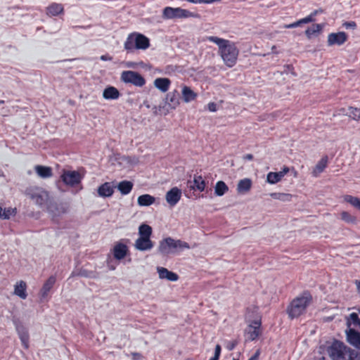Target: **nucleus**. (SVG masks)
Masks as SVG:
<instances>
[{
	"instance_id": "nucleus-18",
	"label": "nucleus",
	"mask_w": 360,
	"mask_h": 360,
	"mask_svg": "<svg viewBox=\"0 0 360 360\" xmlns=\"http://www.w3.org/2000/svg\"><path fill=\"white\" fill-rule=\"evenodd\" d=\"M114 193V187L110 182H105L98 188V194L103 198L110 197Z\"/></svg>"
},
{
	"instance_id": "nucleus-29",
	"label": "nucleus",
	"mask_w": 360,
	"mask_h": 360,
	"mask_svg": "<svg viewBox=\"0 0 360 360\" xmlns=\"http://www.w3.org/2000/svg\"><path fill=\"white\" fill-rule=\"evenodd\" d=\"M155 198L149 195L143 194L138 198L137 202L140 206H149L155 202Z\"/></svg>"
},
{
	"instance_id": "nucleus-55",
	"label": "nucleus",
	"mask_w": 360,
	"mask_h": 360,
	"mask_svg": "<svg viewBox=\"0 0 360 360\" xmlns=\"http://www.w3.org/2000/svg\"><path fill=\"white\" fill-rule=\"evenodd\" d=\"M277 174H278L279 177L281 178V179H282V178L285 175L283 172L282 170H281L280 172H277Z\"/></svg>"
},
{
	"instance_id": "nucleus-56",
	"label": "nucleus",
	"mask_w": 360,
	"mask_h": 360,
	"mask_svg": "<svg viewBox=\"0 0 360 360\" xmlns=\"http://www.w3.org/2000/svg\"><path fill=\"white\" fill-rule=\"evenodd\" d=\"M101 60H108V56H105V55H103L101 56Z\"/></svg>"
},
{
	"instance_id": "nucleus-47",
	"label": "nucleus",
	"mask_w": 360,
	"mask_h": 360,
	"mask_svg": "<svg viewBox=\"0 0 360 360\" xmlns=\"http://www.w3.org/2000/svg\"><path fill=\"white\" fill-rule=\"evenodd\" d=\"M207 108L210 112H216L217 108V104L214 102H210L207 104Z\"/></svg>"
},
{
	"instance_id": "nucleus-60",
	"label": "nucleus",
	"mask_w": 360,
	"mask_h": 360,
	"mask_svg": "<svg viewBox=\"0 0 360 360\" xmlns=\"http://www.w3.org/2000/svg\"><path fill=\"white\" fill-rule=\"evenodd\" d=\"M198 3H204V0H198L197 4Z\"/></svg>"
},
{
	"instance_id": "nucleus-38",
	"label": "nucleus",
	"mask_w": 360,
	"mask_h": 360,
	"mask_svg": "<svg viewBox=\"0 0 360 360\" xmlns=\"http://www.w3.org/2000/svg\"><path fill=\"white\" fill-rule=\"evenodd\" d=\"M344 200L345 202L360 210V198L350 195H346L344 196Z\"/></svg>"
},
{
	"instance_id": "nucleus-61",
	"label": "nucleus",
	"mask_w": 360,
	"mask_h": 360,
	"mask_svg": "<svg viewBox=\"0 0 360 360\" xmlns=\"http://www.w3.org/2000/svg\"><path fill=\"white\" fill-rule=\"evenodd\" d=\"M109 268H110V269H111V270H114V269H115V266H110V267H109Z\"/></svg>"
},
{
	"instance_id": "nucleus-49",
	"label": "nucleus",
	"mask_w": 360,
	"mask_h": 360,
	"mask_svg": "<svg viewBox=\"0 0 360 360\" xmlns=\"http://www.w3.org/2000/svg\"><path fill=\"white\" fill-rule=\"evenodd\" d=\"M169 101L171 103L174 105L179 104L178 98L174 94L170 97Z\"/></svg>"
},
{
	"instance_id": "nucleus-59",
	"label": "nucleus",
	"mask_w": 360,
	"mask_h": 360,
	"mask_svg": "<svg viewBox=\"0 0 360 360\" xmlns=\"http://www.w3.org/2000/svg\"><path fill=\"white\" fill-rule=\"evenodd\" d=\"M3 208L0 206V218L1 219Z\"/></svg>"
},
{
	"instance_id": "nucleus-17",
	"label": "nucleus",
	"mask_w": 360,
	"mask_h": 360,
	"mask_svg": "<svg viewBox=\"0 0 360 360\" xmlns=\"http://www.w3.org/2000/svg\"><path fill=\"white\" fill-rule=\"evenodd\" d=\"M328 163V155L323 156L321 160L318 162L316 166L314 167L312 170V176L314 177H317L319 176L321 173H322L325 169L327 167Z\"/></svg>"
},
{
	"instance_id": "nucleus-16",
	"label": "nucleus",
	"mask_w": 360,
	"mask_h": 360,
	"mask_svg": "<svg viewBox=\"0 0 360 360\" xmlns=\"http://www.w3.org/2000/svg\"><path fill=\"white\" fill-rule=\"evenodd\" d=\"M56 278L55 276H51L44 283L42 288L40 290V297L41 300H44L49 295V292L53 287L56 283Z\"/></svg>"
},
{
	"instance_id": "nucleus-19",
	"label": "nucleus",
	"mask_w": 360,
	"mask_h": 360,
	"mask_svg": "<svg viewBox=\"0 0 360 360\" xmlns=\"http://www.w3.org/2000/svg\"><path fill=\"white\" fill-rule=\"evenodd\" d=\"M46 13L50 17L57 16L64 13V7L61 4L52 3L46 7Z\"/></svg>"
},
{
	"instance_id": "nucleus-50",
	"label": "nucleus",
	"mask_w": 360,
	"mask_h": 360,
	"mask_svg": "<svg viewBox=\"0 0 360 360\" xmlns=\"http://www.w3.org/2000/svg\"><path fill=\"white\" fill-rule=\"evenodd\" d=\"M259 356V352L257 351L256 353L251 356L248 360H258Z\"/></svg>"
},
{
	"instance_id": "nucleus-15",
	"label": "nucleus",
	"mask_w": 360,
	"mask_h": 360,
	"mask_svg": "<svg viewBox=\"0 0 360 360\" xmlns=\"http://www.w3.org/2000/svg\"><path fill=\"white\" fill-rule=\"evenodd\" d=\"M136 249L140 251L149 250L153 247V242L150 238L139 237L134 245Z\"/></svg>"
},
{
	"instance_id": "nucleus-10",
	"label": "nucleus",
	"mask_w": 360,
	"mask_h": 360,
	"mask_svg": "<svg viewBox=\"0 0 360 360\" xmlns=\"http://www.w3.org/2000/svg\"><path fill=\"white\" fill-rule=\"evenodd\" d=\"M347 39L348 36L344 32H333L328 35L327 43L328 46H341L347 41Z\"/></svg>"
},
{
	"instance_id": "nucleus-44",
	"label": "nucleus",
	"mask_w": 360,
	"mask_h": 360,
	"mask_svg": "<svg viewBox=\"0 0 360 360\" xmlns=\"http://www.w3.org/2000/svg\"><path fill=\"white\" fill-rule=\"evenodd\" d=\"M306 23H307L306 20H304V18H302L296 22H292V23L285 25L283 26V27L287 28V29L295 28L298 26H300L302 24H306Z\"/></svg>"
},
{
	"instance_id": "nucleus-30",
	"label": "nucleus",
	"mask_w": 360,
	"mask_h": 360,
	"mask_svg": "<svg viewBox=\"0 0 360 360\" xmlns=\"http://www.w3.org/2000/svg\"><path fill=\"white\" fill-rule=\"evenodd\" d=\"M252 186V181L250 179H243L240 180L237 186L239 193H245L250 190Z\"/></svg>"
},
{
	"instance_id": "nucleus-40",
	"label": "nucleus",
	"mask_w": 360,
	"mask_h": 360,
	"mask_svg": "<svg viewBox=\"0 0 360 360\" xmlns=\"http://www.w3.org/2000/svg\"><path fill=\"white\" fill-rule=\"evenodd\" d=\"M281 179L279 177L277 172H270L267 174L266 176V181L270 184H275L279 181H281Z\"/></svg>"
},
{
	"instance_id": "nucleus-42",
	"label": "nucleus",
	"mask_w": 360,
	"mask_h": 360,
	"mask_svg": "<svg viewBox=\"0 0 360 360\" xmlns=\"http://www.w3.org/2000/svg\"><path fill=\"white\" fill-rule=\"evenodd\" d=\"M323 11H324L322 8L316 9L313 12H311L309 15L304 18V20H306L307 23L314 22L316 20L315 17L318 14L323 13Z\"/></svg>"
},
{
	"instance_id": "nucleus-3",
	"label": "nucleus",
	"mask_w": 360,
	"mask_h": 360,
	"mask_svg": "<svg viewBox=\"0 0 360 360\" xmlns=\"http://www.w3.org/2000/svg\"><path fill=\"white\" fill-rule=\"evenodd\" d=\"M328 352L332 360H360V353L345 345L339 340H335L328 347Z\"/></svg>"
},
{
	"instance_id": "nucleus-52",
	"label": "nucleus",
	"mask_w": 360,
	"mask_h": 360,
	"mask_svg": "<svg viewBox=\"0 0 360 360\" xmlns=\"http://www.w3.org/2000/svg\"><path fill=\"white\" fill-rule=\"evenodd\" d=\"M221 0H204V4H212L214 2H220Z\"/></svg>"
},
{
	"instance_id": "nucleus-41",
	"label": "nucleus",
	"mask_w": 360,
	"mask_h": 360,
	"mask_svg": "<svg viewBox=\"0 0 360 360\" xmlns=\"http://www.w3.org/2000/svg\"><path fill=\"white\" fill-rule=\"evenodd\" d=\"M17 213L16 208L8 207L3 210L1 219H8L11 216H15Z\"/></svg>"
},
{
	"instance_id": "nucleus-7",
	"label": "nucleus",
	"mask_w": 360,
	"mask_h": 360,
	"mask_svg": "<svg viewBox=\"0 0 360 360\" xmlns=\"http://www.w3.org/2000/svg\"><path fill=\"white\" fill-rule=\"evenodd\" d=\"M60 179L65 185L75 187L81 183L83 176L78 171L63 169Z\"/></svg>"
},
{
	"instance_id": "nucleus-46",
	"label": "nucleus",
	"mask_w": 360,
	"mask_h": 360,
	"mask_svg": "<svg viewBox=\"0 0 360 360\" xmlns=\"http://www.w3.org/2000/svg\"><path fill=\"white\" fill-rule=\"evenodd\" d=\"M130 355L132 360H142L143 359V356L139 352H131Z\"/></svg>"
},
{
	"instance_id": "nucleus-33",
	"label": "nucleus",
	"mask_w": 360,
	"mask_h": 360,
	"mask_svg": "<svg viewBox=\"0 0 360 360\" xmlns=\"http://www.w3.org/2000/svg\"><path fill=\"white\" fill-rule=\"evenodd\" d=\"M229 190L227 185L222 181L217 182L215 186V194L218 196H221L225 194Z\"/></svg>"
},
{
	"instance_id": "nucleus-28",
	"label": "nucleus",
	"mask_w": 360,
	"mask_h": 360,
	"mask_svg": "<svg viewBox=\"0 0 360 360\" xmlns=\"http://www.w3.org/2000/svg\"><path fill=\"white\" fill-rule=\"evenodd\" d=\"M133 183L129 181H122L117 185V189L122 195L129 194L133 188Z\"/></svg>"
},
{
	"instance_id": "nucleus-24",
	"label": "nucleus",
	"mask_w": 360,
	"mask_h": 360,
	"mask_svg": "<svg viewBox=\"0 0 360 360\" xmlns=\"http://www.w3.org/2000/svg\"><path fill=\"white\" fill-rule=\"evenodd\" d=\"M120 96V91L114 86H108L103 92V98L107 100H115L117 99Z\"/></svg>"
},
{
	"instance_id": "nucleus-13",
	"label": "nucleus",
	"mask_w": 360,
	"mask_h": 360,
	"mask_svg": "<svg viewBox=\"0 0 360 360\" xmlns=\"http://www.w3.org/2000/svg\"><path fill=\"white\" fill-rule=\"evenodd\" d=\"M181 198V191L177 187H173L166 193L165 198L170 206L176 205Z\"/></svg>"
},
{
	"instance_id": "nucleus-4",
	"label": "nucleus",
	"mask_w": 360,
	"mask_h": 360,
	"mask_svg": "<svg viewBox=\"0 0 360 360\" xmlns=\"http://www.w3.org/2000/svg\"><path fill=\"white\" fill-rule=\"evenodd\" d=\"M149 46V39L138 32L129 34L124 44V47L127 51H131L134 49L146 50Z\"/></svg>"
},
{
	"instance_id": "nucleus-22",
	"label": "nucleus",
	"mask_w": 360,
	"mask_h": 360,
	"mask_svg": "<svg viewBox=\"0 0 360 360\" xmlns=\"http://www.w3.org/2000/svg\"><path fill=\"white\" fill-rule=\"evenodd\" d=\"M27 284L23 281H20L16 283L14 286V294L22 300H25L27 297L26 292Z\"/></svg>"
},
{
	"instance_id": "nucleus-51",
	"label": "nucleus",
	"mask_w": 360,
	"mask_h": 360,
	"mask_svg": "<svg viewBox=\"0 0 360 360\" xmlns=\"http://www.w3.org/2000/svg\"><path fill=\"white\" fill-rule=\"evenodd\" d=\"M281 170H282V172H283L285 174H288V173L289 172L290 169H289V167H287V166H284V167L282 168V169H281Z\"/></svg>"
},
{
	"instance_id": "nucleus-43",
	"label": "nucleus",
	"mask_w": 360,
	"mask_h": 360,
	"mask_svg": "<svg viewBox=\"0 0 360 360\" xmlns=\"http://www.w3.org/2000/svg\"><path fill=\"white\" fill-rule=\"evenodd\" d=\"M340 216L341 219L347 223H354L356 221V218L352 216L349 212L345 211L342 212L340 214Z\"/></svg>"
},
{
	"instance_id": "nucleus-27",
	"label": "nucleus",
	"mask_w": 360,
	"mask_h": 360,
	"mask_svg": "<svg viewBox=\"0 0 360 360\" xmlns=\"http://www.w3.org/2000/svg\"><path fill=\"white\" fill-rule=\"evenodd\" d=\"M206 186L205 181L203 179L201 175L195 174L193 177V189L202 192L205 190Z\"/></svg>"
},
{
	"instance_id": "nucleus-6",
	"label": "nucleus",
	"mask_w": 360,
	"mask_h": 360,
	"mask_svg": "<svg viewBox=\"0 0 360 360\" xmlns=\"http://www.w3.org/2000/svg\"><path fill=\"white\" fill-rule=\"evenodd\" d=\"M121 80L126 84H131L137 87H142L146 84L145 78L138 72L125 70L121 74Z\"/></svg>"
},
{
	"instance_id": "nucleus-39",
	"label": "nucleus",
	"mask_w": 360,
	"mask_h": 360,
	"mask_svg": "<svg viewBox=\"0 0 360 360\" xmlns=\"http://www.w3.org/2000/svg\"><path fill=\"white\" fill-rule=\"evenodd\" d=\"M348 110H349L348 116L351 119H352L354 120H356V121H359L360 120V108H358L356 107L349 106Z\"/></svg>"
},
{
	"instance_id": "nucleus-14",
	"label": "nucleus",
	"mask_w": 360,
	"mask_h": 360,
	"mask_svg": "<svg viewBox=\"0 0 360 360\" xmlns=\"http://www.w3.org/2000/svg\"><path fill=\"white\" fill-rule=\"evenodd\" d=\"M346 337L347 342L360 349V333L354 328H348L346 330Z\"/></svg>"
},
{
	"instance_id": "nucleus-35",
	"label": "nucleus",
	"mask_w": 360,
	"mask_h": 360,
	"mask_svg": "<svg viewBox=\"0 0 360 360\" xmlns=\"http://www.w3.org/2000/svg\"><path fill=\"white\" fill-rule=\"evenodd\" d=\"M176 18H188L195 16L193 13L179 7L176 8Z\"/></svg>"
},
{
	"instance_id": "nucleus-21",
	"label": "nucleus",
	"mask_w": 360,
	"mask_h": 360,
	"mask_svg": "<svg viewBox=\"0 0 360 360\" xmlns=\"http://www.w3.org/2000/svg\"><path fill=\"white\" fill-rule=\"evenodd\" d=\"M16 330L23 347L27 349L29 348L30 340V335L27 330L23 326H17Z\"/></svg>"
},
{
	"instance_id": "nucleus-25",
	"label": "nucleus",
	"mask_w": 360,
	"mask_h": 360,
	"mask_svg": "<svg viewBox=\"0 0 360 360\" xmlns=\"http://www.w3.org/2000/svg\"><path fill=\"white\" fill-rule=\"evenodd\" d=\"M182 97L183 100L186 103H189L195 100L198 96V94L195 93L189 86H184L182 87Z\"/></svg>"
},
{
	"instance_id": "nucleus-5",
	"label": "nucleus",
	"mask_w": 360,
	"mask_h": 360,
	"mask_svg": "<svg viewBox=\"0 0 360 360\" xmlns=\"http://www.w3.org/2000/svg\"><path fill=\"white\" fill-rule=\"evenodd\" d=\"M188 243L181 240H174L170 237L166 238L160 242L158 252L163 255H169L177 249H189Z\"/></svg>"
},
{
	"instance_id": "nucleus-45",
	"label": "nucleus",
	"mask_w": 360,
	"mask_h": 360,
	"mask_svg": "<svg viewBox=\"0 0 360 360\" xmlns=\"http://www.w3.org/2000/svg\"><path fill=\"white\" fill-rule=\"evenodd\" d=\"M342 25L346 29L355 30L356 28V23L354 21L345 22Z\"/></svg>"
},
{
	"instance_id": "nucleus-11",
	"label": "nucleus",
	"mask_w": 360,
	"mask_h": 360,
	"mask_svg": "<svg viewBox=\"0 0 360 360\" xmlns=\"http://www.w3.org/2000/svg\"><path fill=\"white\" fill-rule=\"evenodd\" d=\"M47 210L54 217L66 213L68 210V206L65 203L49 202L47 205Z\"/></svg>"
},
{
	"instance_id": "nucleus-37",
	"label": "nucleus",
	"mask_w": 360,
	"mask_h": 360,
	"mask_svg": "<svg viewBox=\"0 0 360 360\" xmlns=\"http://www.w3.org/2000/svg\"><path fill=\"white\" fill-rule=\"evenodd\" d=\"M176 8L165 7L163 10L162 17L165 19L176 18Z\"/></svg>"
},
{
	"instance_id": "nucleus-2",
	"label": "nucleus",
	"mask_w": 360,
	"mask_h": 360,
	"mask_svg": "<svg viewBox=\"0 0 360 360\" xmlns=\"http://www.w3.org/2000/svg\"><path fill=\"white\" fill-rule=\"evenodd\" d=\"M313 297L309 291L305 290L294 298L287 308V314L290 319L300 317L305 313L312 302Z\"/></svg>"
},
{
	"instance_id": "nucleus-53",
	"label": "nucleus",
	"mask_w": 360,
	"mask_h": 360,
	"mask_svg": "<svg viewBox=\"0 0 360 360\" xmlns=\"http://www.w3.org/2000/svg\"><path fill=\"white\" fill-rule=\"evenodd\" d=\"M355 284L356 285V289L359 293H360V281L356 280L355 281Z\"/></svg>"
},
{
	"instance_id": "nucleus-36",
	"label": "nucleus",
	"mask_w": 360,
	"mask_h": 360,
	"mask_svg": "<svg viewBox=\"0 0 360 360\" xmlns=\"http://www.w3.org/2000/svg\"><path fill=\"white\" fill-rule=\"evenodd\" d=\"M322 30V26L320 24H314L311 27H308L305 31V34L307 38L310 39L312 35L319 33Z\"/></svg>"
},
{
	"instance_id": "nucleus-8",
	"label": "nucleus",
	"mask_w": 360,
	"mask_h": 360,
	"mask_svg": "<svg viewBox=\"0 0 360 360\" xmlns=\"http://www.w3.org/2000/svg\"><path fill=\"white\" fill-rule=\"evenodd\" d=\"M27 195L39 206L46 204L49 199V193L43 188L38 187L30 189L27 191Z\"/></svg>"
},
{
	"instance_id": "nucleus-9",
	"label": "nucleus",
	"mask_w": 360,
	"mask_h": 360,
	"mask_svg": "<svg viewBox=\"0 0 360 360\" xmlns=\"http://www.w3.org/2000/svg\"><path fill=\"white\" fill-rule=\"evenodd\" d=\"M261 320H255L249 324L245 330L248 335V340L253 341L257 340L261 334Z\"/></svg>"
},
{
	"instance_id": "nucleus-64",
	"label": "nucleus",
	"mask_w": 360,
	"mask_h": 360,
	"mask_svg": "<svg viewBox=\"0 0 360 360\" xmlns=\"http://www.w3.org/2000/svg\"><path fill=\"white\" fill-rule=\"evenodd\" d=\"M116 347H117V348H118V349H122V347H121V346H118V345H117V346H116Z\"/></svg>"
},
{
	"instance_id": "nucleus-26",
	"label": "nucleus",
	"mask_w": 360,
	"mask_h": 360,
	"mask_svg": "<svg viewBox=\"0 0 360 360\" xmlns=\"http://www.w3.org/2000/svg\"><path fill=\"white\" fill-rule=\"evenodd\" d=\"M34 170L39 176L44 179L49 178L53 175L52 169L50 167L36 165Z\"/></svg>"
},
{
	"instance_id": "nucleus-32",
	"label": "nucleus",
	"mask_w": 360,
	"mask_h": 360,
	"mask_svg": "<svg viewBox=\"0 0 360 360\" xmlns=\"http://www.w3.org/2000/svg\"><path fill=\"white\" fill-rule=\"evenodd\" d=\"M139 237L150 238L152 235V228L148 224H141L139 228Z\"/></svg>"
},
{
	"instance_id": "nucleus-63",
	"label": "nucleus",
	"mask_w": 360,
	"mask_h": 360,
	"mask_svg": "<svg viewBox=\"0 0 360 360\" xmlns=\"http://www.w3.org/2000/svg\"><path fill=\"white\" fill-rule=\"evenodd\" d=\"M4 103V101L0 100V104Z\"/></svg>"
},
{
	"instance_id": "nucleus-1",
	"label": "nucleus",
	"mask_w": 360,
	"mask_h": 360,
	"mask_svg": "<svg viewBox=\"0 0 360 360\" xmlns=\"http://www.w3.org/2000/svg\"><path fill=\"white\" fill-rule=\"evenodd\" d=\"M206 40L218 46V53L227 67L232 68L236 64L239 49L235 42L215 36H208Z\"/></svg>"
},
{
	"instance_id": "nucleus-12",
	"label": "nucleus",
	"mask_w": 360,
	"mask_h": 360,
	"mask_svg": "<svg viewBox=\"0 0 360 360\" xmlns=\"http://www.w3.org/2000/svg\"><path fill=\"white\" fill-rule=\"evenodd\" d=\"M129 252L127 245L122 242L116 243L112 250L114 258L117 260L123 259L129 254Z\"/></svg>"
},
{
	"instance_id": "nucleus-62",
	"label": "nucleus",
	"mask_w": 360,
	"mask_h": 360,
	"mask_svg": "<svg viewBox=\"0 0 360 360\" xmlns=\"http://www.w3.org/2000/svg\"><path fill=\"white\" fill-rule=\"evenodd\" d=\"M185 360H194V359H192V358H187V359H186Z\"/></svg>"
},
{
	"instance_id": "nucleus-34",
	"label": "nucleus",
	"mask_w": 360,
	"mask_h": 360,
	"mask_svg": "<svg viewBox=\"0 0 360 360\" xmlns=\"http://www.w3.org/2000/svg\"><path fill=\"white\" fill-rule=\"evenodd\" d=\"M270 195L274 199L279 200L281 201H291L292 195L284 193H271Z\"/></svg>"
},
{
	"instance_id": "nucleus-48",
	"label": "nucleus",
	"mask_w": 360,
	"mask_h": 360,
	"mask_svg": "<svg viewBox=\"0 0 360 360\" xmlns=\"http://www.w3.org/2000/svg\"><path fill=\"white\" fill-rule=\"evenodd\" d=\"M221 352V347L219 345H217L214 349V356L219 359Z\"/></svg>"
},
{
	"instance_id": "nucleus-23",
	"label": "nucleus",
	"mask_w": 360,
	"mask_h": 360,
	"mask_svg": "<svg viewBox=\"0 0 360 360\" xmlns=\"http://www.w3.org/2000/svg\"><path fill=\"white\" fill-rule=\"evenodd\" d=\"M171 81L168 78L158 77L154 81V86L162 92H166L169 90Z\"/></svg>"
},
{
	"instance_id": "nucleus-31",
	"label": "nucleus",
	"mask_w": 360,
	"mask_h": 360,
	"mask_svg": "<svg viewBox=\"0 0 360 360\" xmlns=\"http://www.w3.org/2000/svg\"><path fill=\"white\" fill-rule=\"evenodd\" d=\"M346 324L349 328H351V326H360V318L359 315L355 313H351L348 316L346 317Z\"/></svg>"
},
{
	"instance_id": "nucleus-54",
	"label": "nucleus",
	"mask_w": 360,
	"mask_h": 360,
	"mask_svg": "<svg viewBox=\"0 0 360 360\" xmlns=\"http://www.w3.org/2000/svg\"><path fill=\"white\" fill-rule=\"evenodd\" d=\"M245 159L252 160L253 159V155L252 154H247L245 156Z\"/></svg>"
},
{
	"instance_id": "nucleus-20",
	"label": "nucleus",
	"mask_w": 360,
	"mask_h": 360,
	"mask_svg": "<svg viewBox=\"0 0 360 360\" xmlns=\"http://www.w3.org/2000/svg\"><path fill=\"white\" fill-rule=\"evenodd\" d=\"M158 273L161 279H167L170 281H176L179 279V276L176 273L170 271L165 267H158Z\"/></svg>"
},
{
	"instance_id": "nucleus-58",
	"label": "nucleus",
	"mask_w": 360,
	"mask_h": 360,
	"mask_svg": "<svg viewBox=\"0 0 360 360\" xmlns=\"http://www.w3.org/2000/svg\"><path fill=\"white\" fill-rule=\"evenodd\" d=\"M219 358H217V357H216V356H212V358H210V360H219Z\"/></svg>"
},
{
	"instance_id": "nucleus-57",
	"label": "nucleus",
	"mask_w": 360,
	"mask_h": 360,
	"mask_svg": "<svg viewBox=\"0 0 360 360\" xmlns=\"http://www.w3.org/2000/svg\"><path fill=\"white\" fill-rule=\"evenodd\" d=\"M186 1L188 2H191V3L197 4L198 0H186Z\"/></svg>"
}]
</instances>
